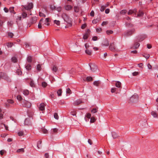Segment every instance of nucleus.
Instances as JSON below:
<instances>
[{
	"instance_id": "obj_1",
	"label": "nucleus",
	"mask_w": 158,
	"mask_h": 158,
	"mask_svg": "<svg viewBox=\"0 0 158 158\" xmlns=\"http://www.w3.org/2000/svg\"><path fill=\"white\" fill-rule=\"evenodd\" d=\"M138 96L136 95H134L131 97L129 100V102L131 103H134L138 102Z\"/></svg>"
},
{
	"instance_id": "obj_2",
	"label": "nucleus",
	"mask_w": 158,
	"mask_h": 158,
	"mask_svg": "<svg viewBox=\"0 0 158 158\" xmlns=\"http://www.w3.org/2000/svg\"><path fill=\"white\" fill-rule=\"evenodd\" d=\"M135 31V29H133L131 30H128L127 31L124 33V35L125 36H130L133 34Z\"/></svg>"
},
{
	"instance_id": "obj_3",
	"label": "nucleus",
	"mask_w": 158,
	"mask_h": 158,
	"mask_svg": "<svg viewBox=\"0 0 158 158\" xmlns=\"http://www.w3.org/2000/svg\"><path fill=\"white\" fill-rule=\"evenodd\" d=\"M32 118L31 117L27 118L24 121V124L26 125H30L31 124Z\"/></svg>"
},
{
	"instance_id": "obj_4",
	"label": "nucleus",
	"mask_w": 158,
	"mask_h": 158,
	"mask_svg": "<svg viewBox=\"0 0 158 158\" xmlns=\"http://www.w3.org/2000/svg\"><path fill=\"white\" fill-rule=\"evenodd\" d=\"M25 9L27 10H30L33 8V4L32 3H30L27 5L23 6Z\"/></svg>"
},
{
	"instance_id": "obj_5",
	"label": "nucleus",
	"mask_w": 158,
	"mask_h": 158,
	"mask_svg": "<svg viewBox=\"0 0 158 158\" xmlns=\"http://www.w3.org/2000/svg\"><path fill=\"white\" fill-rule=\"evenodd\" d=\"M1 78H3L7 81L9 80V78L7 75L3 73H0V79Z\"/></svg>"
},
{
	"instance_id": "obj_6",
	"label": "nucleus",
	"mask_w": 158,
	"mask_h": 158,
	"mask_svg": "<svg viewBox=\"0 0 158 158\" xmlns=\"http://www.w3.org/2000/svg\"><path fill=\"white\" fill-rule=\"evenodd\" d=\"M1 78H3L7 81L9 80V78L7 75L3 73H0V79Z\"/></svg>"
},
{
	"instance_id": "obj_7",
	"label": "nucleus",
	"mask_w": 158,
	"mask_h": 158,
	"mask_svg": "<svg viewBox=\"0 0 158 158\" xmlns=\"http://www.w3.org/2000/svg\"><path fill=\"white\" fill-rule=\"evenodd\" d=\"M62 16L64 21L69 23V17L68 15L64 13L63 14Z\"/></svg>"
},
{
	"instance_id": "obj_8",
	"label": "nucleus",
	"mask_w": 158,
	"mask_h": 158,
	"mask_svg": "<svg viewBox=\"0 0 158 158\" xmlns=\"http://www.w3.org/2000/svg\"><path fill=\"white\" fill-rule=\"evenodd\" d=\"M23 105L27 108H30L31 106V104L30 102L27 101H24L23 102Z\"/></svg>"
},
{
	"instance_id": "obj_9",
	"label": "nucleus",
	"mask_w": 158,
	"mask_h": 158,
	"mask_svg": "<svg viewBox=\"0 0 158 158\" xmlns=\"http://www.w3.org/2000/svg\"><path fill=\"white\" fill-rule=\"evenodd\" d=\"M109 49L112 51H115L116 50L114 44L113 43H111L109 47Z\"/></svg>"
},
{
	"instance_id": "obj_10",
	"label": "nucleus",
	"mask_w": 158,
	"mask_h": 158,
	"mask_svg": "<svg viewBox=\"0 0 158 158\" xmlns=\"http://www.w3.org/2000/svg\"><path fill=\"white\" fill-rule=\"evenodd\" d=\"M45 105L44 103H41L39 106V110L41 111H44L45 110Z\"/></svg>"
},
{
	"instance_id": "obj_11",
	"label": "nucleus",
	"mask_w": 158,
	"mask_h": 158,
	"mask_svg": "<svg viewBox=\"0 0 158 158\" xmlns=\"http://www.w3.org/2000/svg\"><path fill=\"white\" fill-rule=\"evenodd\" d=\"M90 31V30L89 29L87 30V32H86L85 34H84V35L83 36V39L84 40H86L87 39V38H88L89 35V32Z\"/></svg>"
},
{
	"instance_id": "obj_12",
	"label": "nucleus",
	"mask_w": 158,
	"mask_h": 158,
	"mask_svg": "<svg viewBox=\"0 0 158 158\" xmlns=\"http://www.w3.org/2000/svg\"><path fill=\"white\" fill-rule=\"evenodd\" d=\"M137 10L136 9H134L133 10H130L128 12V15H131L133 13H135V14Z\"/></svg>"
},
{
	"instance_id": "obj_13",
	"label": "nucleus",
	"mask_w": 158,
	"mask_h": 158,
	"mask_svg": "<svg viewBox=\"0 0 158 158\" xmlns=\"http://www.w3.org/2000/svg\"><path fill=\"white\" fill-rule=\"evenodd\" d=\"M49 21V18H46L44 20V22L43 23V24L46 25L47 26L49 25L50 23H48Z\"/></svg>"
},
{
	"instance_id": "obj_14",
	"label": "nucleus",
	"mask_w": 158,
	"mask_h": 158,
	"mask_svg": "<svg viewBox=\"0 0 158 158\" xmlns=\"http://www.w3.org/2000/svg\"><path fill=\"white\" fill-rule=\"evenodd\" d=\"M82 102L80 99L77 100L75 101L73 103L74 106H77L82 103Z\"/></svg>"
},
{
	"instance_id": "obj_15",
	"label": "nucleus",
	"mask_w": 158,
	"mask_h": 158,
	"mask_svg": "<svg viewBox=\"0 0 158 158\" xmlns=\"http://www.w3.org/2000/svg\"><path fill=\"white\" fill-rule=\"evenodd\" d=\"M102 45L103 46H108L109 45V41L107 40H105L102 42Z\"/></svg>"
},
{
	"instance_id": "obj_16",
	"label": "nucleus",
	"mask_w": 158,
	"mask_h": 158,
	"mask_svg": "<svg viewBox=\"0 0 158 158\" xmlns=\"http://www.w3.org/2000/svg\"><path fill=\"white\" fill-rule=\"evenodd\" d=\"M89 64L90 68V69L93 72H95L97 69V66L95 65H93V67L92 68L90 64Z\"/></svg>"
},
{
	"instance_id": "obj_17",
	"label": "nucleus",
	"mask_w": 158,
	"mask_h": 158,
	"mask_svg": "<svg viewBox=\"0 0 158 158\" xmlns=\"http://www.w3.org/2000/svg\"><path fill=\"white\" fill-rule=\"evenodd\" d=\"M43 22H44V19L42 18L40 19V20L39 23V24L38 25V27L39 28L41 29L42 28L41 24H43Z\"/></svg>"
},
{
	"instance_id": "obj_18",
	"label": "nucleus",
	"mask_w": 158,
	"mask_h": 158,
	"mask_svg": "<svg viewBox=\"0 0 158 158\" xmlns=\"http://www.w3.org/2000/svg\"><path fill=\"white\" fill-rule=\"evenodd\" d=\"M151 115L154 118H157V113L154 111H152L151 112Z\"/></svg>"
},
{
	"instance_id": "obj_19",
	"label": "nucleus",
	"mask_w": 158,
	"mask_h": 158,
	"mask_svg": "<svg viewBox=\"0 0 158 158\" xmlns=\"http://www.w3.org/2000/svg\"><path fill=\"white\" fill-rule=\"evenodd\" d=\"M98 111V108H93L91 110V112L92 114H95L97 113Z\"/></svg>"
},
{
	"instance_id": "obj_20",
	"label": "nucleus",
	"mask_w": 158,
	"mask_h": 158,
	"mask_svg": "<svg viewBox=\"0 0 158 158\" xmlns=\"http://www.w3.org/2000/svg\"><path fill=\"white\" fill-rule=\"evenodd\" d=\"M62 90L61 89H60L57 92V94L58 96H60L61 95Z\"/></svg>"
},
{
	"instance_id": "obj_21",
	"label": "nucleus",
	"mask_w": 158,
	"mask_h": 158,
	"mask_svg": "<svg viewBox=\"0 0 158 158\" xmlns=\"http://www.w3.org/2000/svg\"><path fill=\"white\" fill-rule=\"evenodd\" d=\"M85 52L86 54L89 55H91L92 54V51L91 50L86 49L85 50Z\"/></svg>"
},
{
	"instance_id": "obj_22",
	"label": "nucleus",
	"mask_w": 158,
	"mask_h": 158,
	"mask_svg": "<svg viewBox=\"0 0 158 158\" xmlns=\"http://www.w3.org/2000/svg\"><path fill=\"white\" fill-rule=\"evenodd\" d=\"M112 136L114 139L117 138L118 137L117 134L115 132L112 133Z\"/></svg>"
},
{
	"instance_id": "obj_23",
	"label": "nucleus",
	"mask_w": 158,
	"mask_h": 158,
	"mask_svg": "<svg viewBox=\"0 0 158 158\" xmlns=\"http://www.w3.org/2000/svg\"><path fill=\"white\" fill-rule=\"evenodd\" d=\"M143 56L147 59L150 57V55L148 54L144 53L143 54Z\"/></svg>"
},
{
	"instance_id": "obj_24",
	"label": "nucleus",
	"mask_w": 158,
	"mask_h": 158,
	"mask_svg": "<svg viewBox=\"0 0 158 158\" xmlns=\"http://www.w3.org/2000/svg\"><path fill=\"white\" fill-rule=\"evenodd\" d=\"M100 83V82L99 81H94L93 83L94 85L97 86H98Z\"/></svg>"
},
{
	"instance_id": "obj_25",
	"label": "nucleus",
	"mask_w": 158,
	"mask_h": 158,
	"mask_svg": "<svg viewBox=\"0 0 158 158\" xmlns=\"http://www.w3.org/2000/svg\"><path fill=\"white\" fill-rule=\"evenodd\" d=\"M42 143L41 141H38L37 144V147L39 149L41 147V146L40 145Z\"/></svg>"
},
{
	"instance_id": "obj_26",
	"label": "nucleus",
	"mask_w": 158,
	"mask_h": 158,
	"mask_svg": "<svg viewBox=\"0 0 158 158\" xmlns=\"http://www.w3.org/2000/svg\"><path fill=\"white\" fill-rule=\"evenodd\" d=\"M121 83L120 81H117L116 82L115 85L116 87L119 88L121 86Z\"/></svg>"
},
{
	"instance_id": "obj_27",
	"label": "nucleus",
	"mask_w": 158,
	"mask_h": 158,
	"mask_svg": "<svg viewBox=\"0 0 158 158\" xmlns=\"http://www.w3.org/2000/svg\"><path fill=\"white\" fill-rule=\"evenodd\" d=\"M25 68H26V69L27 70H30L31 69V65L30 64H27L26 65V66H25Z\"/></svg>"
},
{
	"instance_id": "obj_28",
	"label": "nucleus",
	"mask_w": 158,
	"mask_h": 158,
	"mask_svg": "<svg viewBox=\"0 0 158 158\" xmlns=\"http://www.w3.org/2000/svg\"><path fill=\"white\" fill-rule=\"evenodd\" d=\"M74 10L75 12H78L79 11V8L78 6H74Z\"/></svg>"
},
{
	"instance_id": "obj_29",
	"label": "nucleus",
	"mask_w": 158,
	"mask_h": 158,
	"mask_svg": "<svg viewBox=\"0 0 158 158\" xmlns=\"http://www.w3.org/2000/svg\"><path fill=\"white\" fill-rule=\"evenodd\" d=\"M37 20V18L35 17H33L32 18L31 23H35L36 22Z\"/></svg>"
},
{
	"instance_id": "obj_30",
	"label": "nucleus",
	"mask_w": 158,
	"mask_h": 158,
	"mask_svg": "<svg viewBox=\"0 0 158 158\" xmlns=\"http://www.w3.org/2000/svg\"><path fill=\"white\" fill-rule=\"evenodd\" d=\"M75 72V69L73 68H72L70 71V74L73 75Z\"/></svg>"
},
{
	"instance_id": "obj_31",
	"label": "nucleus",
	"mask_w": 158,
	"mask_h": 158,
	"mask_svg": "<svg viewBox=\"0 0 158 158\" xmlns=\"http://www.w3.org/2000/svg\"><path fill=\"white\" fill-rule=\"evenodd\" d=\"M24 152V150L23 148L19 149L17 151V152L18 153L23 152Z\"/></svg>"
},
{
	"instance_id": "obj_32",
	"label": "nucleus",
	"mask_w": 158,
	"mask_h": 158,
	"mask_svg": "<svg viewBox=\"0 0 158 158\" xmlns=\"http://www.w3.org/2000/svg\"><path fill=\"white\" fill-rule=\"evenodd\" d=\"M52 70L53 71L56 72L57 70V68L56 66L54 65L53 67Z\"/></svg>"
},
{
	"instance_id": "obj_33",
	"label": "nucleus",
	"mask_w": 158,
	"mask_h": 158,
	"mask_svg": "<svg viewBox=\"0 0 158 158\" xmlns=\"http://www.w3.org/2000/svg\"><path fill=\"white\" fill-rule=\"evenodd\" d=\"M29 93V91L27 90H25L23 91V94L25 95H27Z\"/></svg>"
},
{
	"instance_id": "obj_34",
	"label": "nucleus",
	"mask_w": 158,
	"mask_h": 158,
	"mask_svg": "<svg viewBox=\"0 0 158 158\" xmlns=\"http://www.w3.org/2000/svg\"><path fill=\"white\" fill-rule=\"evenodd\" d=\"M96 121V119L94 117H92L90 118V123H94Z\"/></svg>"
},
{
	"instance_id": "obj_35",
	"label": "nucleus",
	"mask_w": 158,
	"mask_h": 158,
	"mask_svg": "<svg viewBox=\"0 0 158 158\" xmlns=\"http://www.w3.org/2000/svg\"><path fill=\"white\" fill-rule=\"evenodd\" d=\"M27 61L29 62H31L32 61V57L30 56H28L27 58Z\"/></svg>"
},
{
	"instance_id": "obj_36",
	"label": "nucleus",
	"mask_w": 158,
	"mask_h": 158,
	"mask_svg": "<svg viewBox=\"0 0 158 158\" xmlns=\"http://www.w3.org/2000/svg\"><path fill=\"white\" fill-rule=\"evenodd\" d=\"M143 13L142 11H139V13L137 15V17H141L143 16Z\"/></svg>"
},
{
	"instance_id": "obj_37",
	"label": "nucleus",
	"mask_w": 158,
	"mask_h": 158,
	"mask_svg": "<svg viewBox=\"0 0 158 158\" xmlns=\"http://www.w3.org/2000/svg\"><path fill=\"white\" fill-rule=\"evenodd\" d=\"M60 21L59 20H54V23L56 24L57 25L59 26L60 24Z\"/></svg>"
},
{
	"instance_id": "obj_38",
	"label": "nucleus",
	"mask_w": 158,
	"mask_h": 158,
	"mask_svg": "<svg viewBox=\"0 0 158 158\" xmlns=\"http://www.w3.org/2000/svg\"><path fill=\"white\" fill-rule=\"evenodd\" d=\"M16 73L18 75H21L22 72L20 69H18L16 70Z\"/></svg>"
},
{
	"instance_id": "obj_39",
	"label": "nucleus",
	"mask_w": 158,
	"mask_h": 158,
	"mask_svg": "<svg viewBox=\"0 0 158 158\" xmlns=\"http://www.w3.org/2000/svg\"><path fill=\"white\" fill-rule=\"evenodd\" d=\"M41 65L40 64H38L37 66V69L38 71H40L41 70Z\"/></svg>"
},
{
	"instance_id": "obj_40",
	"label": "nucleus",
	"mask_w": 158,
	"mask_h": 158,
	"mask_svg": "<svg viewBox=\"0 0 158 158\" xmlns=\"http://www.w3.org/2000/svg\"><path fill=\"white\" fill-rule=\"evenodd\" d=\"M54 118L58 120L59 118V116L57 113H55L54 114Z\"/></svg>"
},
{
	"instance_id": "obj_41",
	"label": "nucleus",
	"mask_w": 158,
	"mask_h": 158,
	"mask_svg": "<svg viewBox=\"0 0 158 158\" xmlns=\"http://www.w3.org/2000/svg\"><path fill=\"white\" fill-rule=\"evenodd\" d=\"M106 8V6H102L101 7V8L100 9V10L101 11H103L105 8Z\"/></svg>"
},
{
	"instance_id": "obj_42",
	"label": "nucleus",
	"mask_w": 158,
	"mask_h": 158,
	"mask_svg": "<svg viewBox=\"0 0 158 158\" xmlns=\"http://www.w3.org/2000/svg\"><path fill=\"white\" fill-rule=\"evenodd\" d=\"M41 130H42V131L43 132V133H44V134H46V133H47L48 131L45 128H42Z\"/></svg>"
},
{
	"instance_id": "obj_43",
	"label": "nucleus",
	"mask_w": 158,
	"mask_h": 158,
	"mask_svg": "<svg viewBox=\"0 0 158 158\" xmlns=\"http://www.w3.org/2000/svg\"><path fill=\"white\" fill-rule=\"evenodd\" d=\"M27 14L25 12H23L22 13V16L23 18H25L27 17Z\"/></svg>"
},
{
	"instance_id": "obj_44",
	"label": "nucleus",
	"mask_w": 158,
	"mask_h": 158,
	"mask_svg": "<svg viewBox=\"0 0 158 158\" xmlns=\"http://www.w3.org/2000/svg\"><path fill=\"white\" fill-rule=\"evenodd\" d=\"M107 34L108 35L112 34L113 33V31L112 30H107L106 31Z\"/></svg>"
},
{
	"instance_id": "obj_45",
	"label": "nucleus",
	"mask_w": 158,
	"mask_h": 158,
	"mask_svg": "<svg viewBox=\"0 0 158 158\" xmlns=\"http://www.w3.org/2000/svg\"><path fill=\"white\" fill-rule=\"evenodd\" d=\"M13 24V22L11 21H9L8 22V26L10 27H11Z\"/></svg>"
},
{
	"instance_id": "obj_46",
	"label": "nucleus",
	"mask_w": 158,
	"mask_h": 158,
	"mask_svg": "<svg viewBox=\"0 0 158 158\" xmlns=\"http://www.w3.org/2000/svg\"><path fill=\"white\" fill-rule=\"evenodd\" d=\"M87 81H92L93 80L92 77H87L86 78Z\"/></svg>"
},
{
	"instance_id": "obj_47",
	"label": "nucleus",
	"mask_w": 158,
	"mask_h": 158,
	"mask_svg": "<svg viewBox=\"0 0 158 158\" xmlns=\"http://www.w3.org/2000/svg\"><path fill=\"white\" fill-rule=\"evenodd\" d=\"M13 45V44L12 43H8L7 44V46L9 48L11 47Z\"/></svg>"
},
{
	"instance_id": "obj_48",
	"label": "nucleus",
	"mask_w": 158,
	"mask_h": 158,
	"mask_svg": "<svg viewBox=\"0 0 158 158\" xmlns=\"http://www.w3.org/2000/svg\"><path fill=\"white\" fill-rule=\"evenodd\" d=\"M47 85V84L45 82H43L42 83V85L44 87H45Z\"/></svg>"
},
{
	"instance_id": "obj_49",
	"label": "nucleus",
	"mask_w": 158,
	"mask_h": 158,
	"mask_svg": "<svg viewBox=\"0 0 158 158\" xmlns=\"http://www.w3.org/2000/svg\"><path fill=\"white\" fill-rule=\"evenodd\" d=\"M139 45L140 44L139 43H137L135 44L134 47L135 48H137L139 47Z\"/></svg>"
},
{
	"instance_id": "obj_50",
	"label": "nucleus",
	"mask_w": 158,
	"mask_h": 158,
	"mask_svg": "<svg viewBox=\"0 0 158 158\" xmlns=\"http://www.w3.org/2000/svg\"><path fill=\"white\" fill-rule=\"evenodd\" d=\"M39 15L41 17H46L45 15L41 12H39Z\"/></svg>"
},
{
	"instance_id": "obj_51",
	"label": "nucleus",
	"mask_w": 158,
	"mask_h": 158,
	"mask_svg": "<svg viewBox=\"0 0 158 158\" xmlns=\"http://www.w3.org/2000/svg\"><path fill=\"white\" fill-rule=\"evenodd\" d=\"M12 60L13 62L15 63L17 62V59L15 57H13L12 58Z\"/></svg>"
},
{
	"instance_id": "obj_52",
	"label": "nucleus",
	"mask_w": 158,
	"mask_h": 158,
	"mask_svg": "<svg viewBox=\"0 0 158 158\" xmlns=\"http://www.w3.org/2000/svg\"><path fill=\"white\" fill-rule=\"evenodd\" d=\"M17 99L19 101H21L22 99V98L20 95H18L17 96Z\"/></svg>"
},
{
	"instance_id": "obj_53",
	"label": "nucleus",
	"mask_w": 158,
	"mask_h": 158,
	"mask_svg": "<svg viewBox=\"0 0 158 158\" xmlns=\"http://www.w3.org/2000/svg\"><path fill=\"white\" fill-rule=\"evenodd\" d=\"M108 23V21H104L101 24V25L102 26H104L106 25Z\"/></svg>"
},
{
	"instance_id": "obj_54",
	"label": "nucleus",
	"mask_w": 158,
	"mask_h": 158,
	"mask_svg": "<svg viewBox=\"0 0 158 158\" xmlns=\"http://www.w3.org/2000/svg\"><path fill=\"white\" fill-rule=\"evenodd\" d=\"M14 7H10L9 8V11L11 13H14Z\"/></svg>"
},
{
	"instance_id": "obj_55",
	"label": "nucleus",
	"mask_w": 158,
	"mask_h": 158,
	"mask_svg": "<svg viewBox=\"0 0 158 158\" xmlns=\"http://www.w3.org/2000/svg\"><path fill=\"white\" fill-rule=\"evenodd\" d=\"M127 11L125 10H121L120 12V13L122 14H124L127 12Z\"/></svg>"
},
{
	"instance_id": "obj_56",
	"label": "nucleus",
	"mask_w": 158,
	"mask_h": 158,
	"mask_svg": "<svg viewBox=\"0 0 158 158\" xmlns=\"http://www.w3.org/2000/svg\"><path fill=\"white\" fill-rule=\"evenodd\" d=\"M30 85L32 87H34L35 86L34 83L33 81H31L30 83Z\"/></svg>"
},
{
	"instance_id": "obj_57",
	"label": "nucleus",
	"mask_w": 158,
	"mask_h": 158,
	"mask_svg": "<svg viewBox=\"0 0 158 158\" xmlns=\"http://www.w3.org/2000/svg\"><path fill=\"white\" fill-rule=\"evenodd\" d=\"M7 102L8 103L13 104L14 103V101L12 100L9 99L7 100Z\"/></svg>"
},
{
	"instance_id": "obj_58",
	"label": "nucleus",
	"mask_w": 158,
	"mask_h": 158,
	"mask_svg": "<svg viewBox=\"0 0 158 158\" xmlns=\"http://www.w3.org/2000/svg\"><path fill=\"white\" fill-rule=\"evenodd\" d=\"M8 36L10 37V38H12L14 35L13 33L10 32L8 33Z\"/></svg>"
},
{
	"instance_id": "obj_59",
	"label": "nucleus",
	"mask_w": 158,
	"mask_h": 158,
	"mask_svg": "<svg viewBox=\"0 0 158 158\" xmlns=\"http://www.w3.org/2000/svg\"><path fill=\"white\" fill-rule=\"evenodd\" d=\"M107 53L106 52L104 54V56H102L101 57V58L102 59H105L106 57V56H107Z\"/></svg>"
},
{
	"instance_id": "obj_60",
	"label": "nucleus",
	"mask_w": 158,
	"mask_h": 158,
	"mask_svg": "<svg viewBox=\"0 0 158 158\" xmlns=\"http://www.w3.org/2000/svg\"><path fill=\"white\" fill-rule=\"evenodd\" d=\"M139 74V73L137 72H135L132 73V75L133 76H136Z\"/></svg>"
},
{
	"instance_id": "obj_61",
	"label": "nucleus",
	"mask_w": 158,
	"mask_h": 158,
	"mask_svg": "<svg viewBox=\"0 0 158 158\" xmlns=\"http://www.w3.org/2000/svg\"><path fill=\"white\" fill-rule=\"evenodd\" d=\"M18 134L19 136H22L23 135V133L22 131H19L18 133Z\"/></svg>"
},
{
	"instance_id": "obj_62",
	"label": "nucleus",
	"mask_w": 158,
	"mask_h": 158,
	"mask_svg": "<svg viewBox=\"0 0 158 158\" xmlns=\"http://www.w3.org/2000/svg\"><path fill=\"white\" fill-rule=\"evenodd\" d=\"M86 117L88 118H90L91 117V114L88 113L86 114Z\"/></svg>"
},
{
	"instance_id": "obj_63",
	"label": "nucleus",
	"mask_w": 158,
	"mask_h": 158,
	"mask_svg": "<svg viewBox=\"0 0 158 158\" xmlns=\"http://www.w3.org/2000/svg\"><path fill=\"white\" fill-rule=\"evenodd\" d=\"M147 67L149 69H151L152 68V66L149 63L148 64Z\"/></svg>"
},
{
	"instance_id": "obj_64",
	"label": "nucleus",
	"mask_w": 158,
	"mask_h": 158,
	"mask_svg": "<svg viewBox=\"0 0 158 158\" xmlns=\"http://www.w3.org/2000/svg\"><path fill=\"white\" fill-rule=\"evenodd\" d=\"M86 25L85 24H84L82 25L81 27V29H84L86 27Z\"/></svg>"
}]
</instances>
